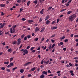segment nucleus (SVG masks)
Masks as SVG:
<instances>
[{
    "mask_svg": "<svg viewBox=\"0 0 78 78\" xmlns=\"http://www.w3.org/2000/svg\"><path fill=\"white\" fill-rule=\"evenodd\" d=\"M8 52H10V51H12V50L11 48H9L8 50Z\"/></svg>",
    "mask_w": 78,
    "mask_h": 78,
    "instance_id": "obj_31",
    "label": "nucleus"
},
{
    "mask_svg": "<svg viewBox=\"0 0 78 78\" xmlns=\"http://www.w3.org/2000/svg\"><path fill=\"white\" fill-rule=\"evenodd\" d=\"M69 3L68 2H67V4L66 5V6L68 7L69 6Z\"/></svg>",
    "mask_w": 78,
    "mask_h": 78,
    "instance_id": "obj_48",
    "label": "nucleus"
},
{
    "mask_svg": "<svg viewBox=\"0 0 78 78\" xmlns=\"http://www.w3.org/2000/svg\"><path fill=\"white\" fill-rule=\"evenodd\" d=\"M17 69V67L13 68L12 70V71H14V70H16V69Z\"/></svg>",
    "mask_w": 78,
    "mask_h": 78,
    "instance_id": "obj_28",
    "label": "nucleus"
},
{
    "mask_svg": "<svg viewBox=\"0 0 78 78\" xmlns=\"http://www.w3.org/2000/svg\"><path fill=\"white\" fill-rule=\"evenodd\" d=\"M60 45H62L64 44V43L62 42H60Z\"/></svg>",
    "mask_w": 78,
    "mask_h": 78,
    "instance_id": "obj_59",
    "label": "nucleus"
},
{
    "mask_svg": "<svg viewBox=\"0 0 78 78\" xmlns=\"http://www.w3.org/2000/svg\"><path fill=\"white\" fill-rule=\"evenodd\" d=\"M44 39H45V38H43L41 40V42H42V41H44Z\"/></svg>",
    "mask_w": 78,
    "mask_h": 78,
    "instance_id": "obj_55",
    "label": "nucleus"
},
{
    "mask_svg": "<svg viewBox=\"0 0 78 78\" xmlns=\"http://www.w3.org/2000/svg\"><path fill=\"white\" fill-rule=\"evenodd\" d=\"M42 21V18H40L39 20V22L41 23Z\"/></svg>",
    "mask_w": 78,
    "mask_h": 78,
    "instance_id": "obj_33",
    "label": "nucleus"
},
{
    "mask_svg": "<svg viewBox=\"0 0 78 78\" xmlns=\"http://www.w3.org/2000/svg\"><path fill=\"white\" fill-rule=\"evenodd\" d=\"M69 41V40L68 39H66L64 40L65 42H68Z\"/></svg>",
    "mask_w": 78,
    "mask_h": 78,
    "instance_id": "obj_40",
    "label": "nucleus"
},
{
    "mask_svg": "<svg viewBox=\"0 0 78 78\" xmlns=\"http://www.w3.org/2000/svg\"><path fill=\"white\" fill-rule=\"evenodd\" d=\"M6 71L7 72H10V69H6Z\"/></svg>",
    "mask_w": 78,
    "mask_h": 78,
    "instance_id": "obj_54",
    "label": "nucleus"
},
{
    "mask_svg": "<svg viewBox=\"0 0 78 78\" xmlns=\"http://www.w3.org/2000/svg\"><path fill=\"white\" fill-rule=\"evenodd\" d=\"M50 21H49V20H48L46 22V23L47 25H49L50 24Z\"/></svg>",
    "mask_w": 78,
    "mask_h": 78,
    "instance_id": "obj_12",
    "label": "nucleus"
},
{
    "mask_svg": "<svg viewBox=\"0 0 78 78\" xmlns=\"http://www.w3.org/2000/svg\"><path fill=\"white\" fill-rule=\"evenodd\" d=\"M38 40H39V38H36L34 39V41H38Z\"/></svg>",
    "mask_w": 78,
    "mask_h": 78,
    "instance_id": "obj_34",
    "label": "nucleus"
},
{
    "mask_svg": "<svg viewBox=\"0 0 78 78\" xmlns=\"http://www.w3.org/2000/svg\"><path fill=\"white\" fill-rule=\"evenodd\" d=\"M9 64V62H4V64Z\"/></svg>",
    "mask_w": 78,
    "mask_h": 78,
    "instance_id": "obj_29",
    "label": "nucleus"
},
{
    "mask_svg": "<svg viewBox=\"0 0 78 78\" xmlns=\"http://www.w3.org/2000/svg\"><path fill=\"white\" fill-rule=\"evenodd\" d=\"M42 73L44 74V75H46L47 73V72H45V71H44Z\"/></svg>",
    "mask_w": 78,
    "mask_h": 78,
    "instance_id": "obj_25",
    "label": "nucleus"
},
{
    "mask_svg": "<svg viewBox=\"0 0 78 78\" xmlns=\"http://www.w3.org/2000/svg\"><path fill=\"white\" fill-rule=\"evenodd\" d=\"M45 0H39V2L40 1V3L41 4L43 2H44Z\"/></svg>",
    "mask_w": 78,
    "mask_h": 78,
    "instance_id": "obj_21",
    "label": "nucleus"
},
{
    "mask_svg": "<svg viewBox=\"0 0 78 78\" xmlns=\"http://www.w3.org/2000/svg\"><path fill=\"white\" fill-rule=\"evenodd\" d=\"M16 27H17V26H16V25H13L12 26V28H13V30H15V28H16Z\"/></svg>",
    "mask_w": 78,
    "mask_h": 78,
    "instance_id": "obj_20",
    "label": "nucleus"
},
{
    "mask_svg": "<svg viewBox=\"0 0 78 78\" xmlns=\"http://www.w3.org/2000/svg\"><path fill=\"white\" fill-rule=\"evenodd\" d=\"M34 47H32L30 49V50L31 51H32L33 50H34Z\"/></svg>",
    "mask_w": 78,
    "mask_h": 78,
    "instance_id": "obj_30",
    "label": "nucleus"
},
{
    "mask_svg": "<svg viewBox=\"0 0 78 78\" xmlns=\"http://www.w3.org/2000/svg\"><path fill=\"white\" fill-rule=\"evenodd\" d=\"M21 41H22L21 39L19 38L17 40L18 43H17L18 45H19V44L21 43Z\"/></svg>",
    "mask_w": 78,
    "mask_h": 78,
    "instance_id": "obj_5",
    "label": "nucleus"
},
{
    "mask_svg": "<svg viewBox=\"0 0 78 78\" xmlns=\"http://www.w3.org/2000/svg\"><path fill=\"white\" fill-rule=\"evenodd\" d=\"M12 44L13 45H16V44H17V41H14L12 43Z\"/></svg>",
    "mask_w": 78,
    "mask_h": 78,
    "instance_id": "obj_18",
    "label": "nucleus"
},
{
    "mask_svg": "<svg viewBox=\"0 0 78 78\" xmlns=\"http://www.w3.org/2000/svg\"><path fill=\"white\" fill-rule=\"evenodd\" d=\"M30 48V46H29L27 47V49H29Z\"/></svg>",
    "mask_w": 78,
    "mask_h": 78,
    "instance_id": "obj_60",
    "label": "nucleus"
},
{
    "mask_svg": "<svg viewBox=\"0 0 78 78\" xmlns=\"http://www.w3.org/2000/svg\"><path fill=\"white\" fill-rule=\"evenodd\" d=\"M53 30H55L57 29V27H54L52 28Z\"/></svg>",
    "mask_w": 78,
    "mask_h": 78,
    "instance_id": "obj_36",
    "label": "nucleus"
},
{
    "mask_svg": "<svg viewBox=\"0 0 78 78\" xmlns=\"http://www.w3.org/2000/svg\"><path fill=\"white\" fill-rule=\"evenodd\" d=\"M53 8L52 6H51L49 7L48 8V9L47 10V11H50V9H51V8Z\"/></svg>",
    "mask_w": 78,
    "mask_h": 78,
    "instance_id": "obj_14",
    "label": "nucleus"
},
{
    "mask_svg": "<svg viewBox=\"0 0 78 78\" xmlns=\"http://www.w3.org/2000/svg\"><path fill=\"white\" fill-rule=\"evenodd\" d=\"M21 51H23L24 53H25L26 54L28 53V51L27 49H22L20 50Z\"/></svg>",
    "mask_w": 78,
    "mask_h": 78,
    "instance_id": "obj_1",
    "label": "nucleus"
},
{
    "mask_svg": "<svg viewBox=\"0 0 78 78\" xmlns=\"http://www.w3.org/2000/svg\"><path fill=\"white\" fill-rule=\"evenodd\" d=\"M53 76V74H51L48 76Z\"/></svg>",
    "mask_w": 78,
    "mask_h": 78,
    "instance_id": "obj_45",
    "label": "nucleus"
},
{
    "mask_svg": "<svg viewBox=\"0 0 78 78\" xmlns=\"http://www.w3.org/2000/svg\"><path fill=\"white\" fill-rule=\"evenodd\" d=\"M73 34H71V37H73Z\"/></svg>",
    "mask_w": 78,
    "mask_h": 78,
    "instance_id": "obj_63",
    "label": "nucleus"
},
{
    "mask_svg": "<svg viewBox=\"0 0 78 78\" xmlns=\"http://www.w3.org/2000/svg\"><path fill=\"white\" fill-rule=\"evenodd\" d=\"M1 69L2 70H4L5 69V67H2L1 68Z\"/></svg>",
    "mask_w": 78,
    "mask_h": 78,
    "instance_id": "obj_49",
    "label": "nucleus"
},
{
    "mask_svg": "<svg viewBox=\"0 0 78 78\" xmlns=\"http://www.w3.org/2000/svg\"><path fill=\"white\" fill-rule=\"evenodd\" d=\"M71 16H72V18L74 19V20H75V18L76 17V14H75L73 15H71Z\"/></svg>",
    "mask_w": 78,
    "mask_h": 78,
    "instance_id": "obj_4",
    "label": "nucleus"
},
{
    "mask_svg": "<svg viewBox=\"0 0 78 78\" xmlns=\"http://www.w3.org/2000/svg\"><path fill=\"white\" fill-rule=\"evenodd\" d=\"M69 72L71 73V75L72 76H73L74 75V74L73 73V72L72 71H70Z\"/></svg>",
    "mask_w": 78,
    "mask_h": 78,
    "instance_id": "obj_15",
    "label": "nucleus"
},
{
    "mask_svg": "<svg viewBox=\"0 0 78 78\" xmlns=\"http://www.w3.org/2000/svg\"><path fill=\"white\" fill-rule=\"evenodd\" d=\"M60 20L59 19H58L57 20V23H58L59 22Z\"/></svg>",
    "mask_w": 78,
    "mask_h": 78,
    "instance_id": "obj_57",
    "label": "nucleus"
},
{
    "mask_svg": "<svg viewBox=\"0 0 78 78\" xmlns=\"http://www.w3.org/2000/svg\"><path fill=\"white\" fill-rule=\"evenodd\" d=\"M23 72H24V70L23 69L20 70V73H23Z\"/></svg>",
    "mask_w": 78,
    "mask_h": 78,
    "instance_id": "obj_22",
    "label": "nucleus"
},
{
    "mask_svg": "<svg viewBox=\"0 0 78 78\" xmlns=\"http://www.w3.org/2000/svg\"><path fill=\"white\" fill-rule=\"evenodd\" d=\"M30 1H29L28 2H27V6H29L30 5Z\"/></svg>",
    "mask_w": 78,
    "mask_h": 78,
    "instance_id": "obj_26",
    "label": "nucleus"
},
{
    "mask_svg": "<svg viewBox=\"0 0 78 78\" xmlns=\"http://www.w3.org/2000/svg\"><path fill=\"white\" fill-rule=\"evenodd\" d=\"M44 9H42L41 11L40 12V13L41 14H44L43 12L44 11Z\"/></svg>",
    "mask_w": 78,
    "mask_h": 78,
    "instance_id": "obj_13",
    "label": "nucleus"
},
{
    "mask_svg": "<svg viewBox=\"0 0 78 78\" xmlns=\"http://www.w3.org/2000/svg\"><path fill=\"white\" fill-rule=\"evenodd\" d=\"M5 25H6V23H4L2 25L0 26V29H1V28H3V27H5Z\"/></svg>",
    "mask_w": 78,
    "mask_h": 78,
    "instance_id": "obj_7",
    "label": "nucleus"
},
{
    "mask_svg": "<svg viewBox=\"0 0 78 78\" xmlns=\"http://www.w3.org/2000/svg\"><path fill=\"white\" fill-rule=\"evenodd\" d=\"M39 27H37L36 28L35 30V32H37V31H39Z\"/></svg>",
    "mask_w": 78,
    "mask_h": 78,
    "instance_id": "obj_8",
    "label": "nucleus"
},
{
    "mask_svg": "<svg viewBox=\"0 0 78 78\" xmlns=\"http://www.w3.org/2000/svg\"><path fill=\"white\" fill-rule=\"evenodd\" d=\"M35 51H36V50H34L32 51V53H34L35 52Z\"/></svg>",
    "mask_w": 78,
    "mask_h": 78,
    "instance_id": "obj_64",
    "label": "nucleus"
},
{
    "mask_svg": "<svg viewBox=\"0 0 78 78\" xmlns=\"http://www.w3.org/2000/svg\"><path fill=\"white\" fill-rule=\"evenodd\" d=\"M21 2V0H17V3H20Z\"/></svg>",
    "mask_w": 78,
    "mask_h": 78,
    "instance_id": "obj_46",
    "label": "nucleus"
},
{
    "mask_svg": "<svg viewBox=\"0 0 78 78\" xmlns=\"http://www.w3.org/2000/svg\"><path fill=\"white\" fill-rule=\"evenodd\" d=\"M4 15V13H3V12H1V16H3Z\"/></svg>",
    "mask_w": 78,
    "mask_h": 78,
    "instance_id": "obj_58",
    "label": "nucleus"
},
{
    "mask_svg": "<svg viewBox=\"0 0 78 78\" xmlns=\"http://www.w3.org/2000/svg\"><path fill=\"white\" fill-rule=\"evenodd\" d=\"M69 65L70 67H72V66H73V65L71 63H69Z\"/></svg>",
    "mask_w": 78,
    "mask_h": 78,
    "instance_id": "obj_38",
    "label": "nucleus"
},
{
    "mask_svg": "<svg viewBox=\"0 0 78 78\" xmlns=\"http://www.w3.org/2000/svg\"><path fill=\"white\" fill-rule=\"evenodd\" d=\"M48 48H49V50H50V49L51 48V44H50L49 45V46L48 47Z\"/></svg>",
    "mask_w": 78,
    "mask_h": 78,
    "instance_id": "obj_27",
    "label": "nucleus"
},
{
    "mask_svg": "<svg viewBox=\"0 0 78 78\" xmlns=\"http://www.w3.org/2000/svg\"><path fill=\"white\" fill-rule=\"evenodd\" d=\"M33 3H35V5H36L37 3V0H35L33 2Z\"/></svg>",
    "mask_w": 78,
    "mask_h": 78,
    "instance_id": "obj_23",
    "label": "nucleus"
},
{
    "mask_svg": "<svg viewBox=\"0 0 78 78\" xmlns=\"http://www.w3.org/2000/svg\"><path fill=\"white\" fill-rule=\"evenodd\" d=\"M55 44H53L52 45V46L51 48H54V47H55Z\"/></svg>",
    "mask_w": 78,
    "mask_h": 78,
    "instance_id": "obj_39",
    "label": "nucleus"
},
{
    "mask_svg": "<svg viewBox=\"0 0 78 78\" xmlns=\"http://www.w3.org/2000/svg\"><path fill=\"white\" fill-rule=\"evenodd\" d=\"M45 76H44V75H41L40 76V78H44V77Z\"/></svg>",
    "mask_w": 78,
    "mask_h": 78,
    "instance_id": "obj_32",
    "label": "nucleus"
},
{
    "mask_svg": "<svg viewBox=\"0 0 78 78\" xmlns=\"http://www.w3.org/2000/svg\"><path fill=\"white\" fill-rule=\"evenodd\" d=\"M32 63V62H28L26 63H25L24 64V66L25 67H26V66H28V64H31Z\"/></svg>",
    "mask_w": 78,
    "mask_h": 78,
    "instance_id": "obj_6",
    "label": "nucleus"
},
{
    "mask_svg": "<svg viewBox=\"0 0 78 78\" xmlns=\"http://www.w3.org/2000/svg\"><path fill=\"white\" fill-rule=\"evenodd\" d=\"M10 65L11 66H13V65H14V63H13L12 62H11V63H10Z\"/></svg>",
    "mask_w": 78,
    "mask_h": 78,
    "instance_id": "obj_35",
    "label": "nucleus"
},
{
    "mask_svg": "<svg viewBox=\"0 0 78 78\" xmlns=\"http://www.w3.org/2000/svg\"><path fill=\"white\" fill-rule=\"evenodd\" d=\"M6 44L5 43V42H4L2 43V45H5Z\"/></svg>",
    "mask_w": 78,
    "mask_h": 78,
    "instance_id": "obj_50",
    "label": "nucleus"
},
{
    "mask_svg": "<svg viewBox=\"0 0 78 78\" xmlns=\"http://www.w3.org/2000/svg\"><path fill=\"white\" fill-rule=\"evenodd\" d=\"M35 70H36V68H35V67L31 69L32 72H33V71H34Z\"/></svg>",
    "mask_w": 78,
    "mask_h": 78,
    "instance_id": "obj_19",
    "label": "nucleus"
},
{
    "mask_svg": "<svg viewBox=\"0 0 78 78\" xmlns=\"http://www.w3.org/2000/svg\"><path fill=\"white\" fill-rule=\"evenodd\" d=\"M24 36H25V35L24 34H23L21 35V37L22 38H23Z\"/></svg>",
    "mask_w": 78,
    "mask_h": 78,
    "instance_id": "obj_56",
    "label": "nucleus"
},
{
    "mask_svg": "<svg viewBox=\"0 0 78 78\" xmlns=\"http://www.w3.org/2000/svg\"><path fill=\"white\" fill-rule=\"evenodd\" d=\"M26 20V19H25V18H23L21 19V20H22L23 21H25V20Z\"/></svg>",
    "mask_w": 78,
    "mask_h": 78,
    "instance_id": "obj_44",
    "label": "nucleus"
},
{
    "mask_svg": "<svg viewBox=\"0 0 78 78\" xmlns=\"http://www.w3.org/2000/svg\"><path fill=\"white\" fill-rule=\"evenodd\" d=\"M24 41H26V40L27 39V36L25 37H24Z\"/></svg>",
    "mask_w": 78,
    "mask_h": 78,
    "instance_id": "obj_41",
    "label": "nucleus"
},
{
    "mask_svg": "<svg viewBox=\"0 0 78 78\" xmlns=\"http://www.w3.org/2000/svg\"><path fill=\"white\" fill-rule=\"evenodd\" d=\"M55 36H56V34H54V35H52L51 36V37L52 38L54 37H55Z\"/></svg>",
    "mask_w": 78,
    "mask_h": 78,
    "instance_id": "obj_42",
    "label": "nucleus"
},
{
    "mask_svg": "<svg viewBox=\"0 0 78 78\" xmlns=\"http://www.w3.org/2000/svg\"><path fill=\"white\" fill-rule=\"evenodd\" d=\"M69 20L70 22H72V21H73V20H74V19L71 16H70L69 17Z\"/></svg>",
    "mask_w": 78,
    "mask_h": 78,
    "instance_id": "obj_2",
    "label": "nucleus"
},
{
    "mask_svg": "<svg viewBox=\"0 0 78 78\" xmlns=\"http://www.w3.org/2000/svg\"><path fill=\"white\" fill-rule=\"evenodd\" d=\"M44 64V59H43L41 62V64Z\"/></svg>",
    "mask_w": 78,
    "mask_h": 78,
    "instance_id": "obj_47",
    "label": "nucleus"
},
{
    "mask_svg": "<svg viewBox=\"0 0 78 78\" xmlns=\"http://www.w3.org/2000/svg\"><path fill=\"white\" fill-rule=\"evenodd\" d=\"M44 30H45L44 27H43L42 29L40 31V32H43V31H44Z\"/></svg>",
    "mask_w": 78,
    "mask_h": 78,
    "instance_id": "obj_17",
    "label": "nucleus"
},
{
    "mask_svg": "<svg viewBox=\"0 0 78 78\" xmlns=\"http://www.w3.org/2000/svg\"><path fill=\"white\" fill-rule=\"evenodd\" d=\"M49 63V60H48V61H47L46 62V64H48Z\"/></svg>",
    "mask_w": 78,
    "mask_h": 78,
    "instance_id": "obj_61",
    "label": "nucleus"
},
{
    "mask_svg": "<svg viewBox=\"0 0 78 78\" xmlns=\"http://www.w3.org/2000/svg\"><path fill=\"white\" fill-rule=\"evenodd\" d=\"M12 66H11L10 64L7 66V67L9 68V67H11Z\"/></svg>",
    "mask_w": 78,
    "mask_h": 78,
    "instance_id": "obj_53",
    "label": "nucleus"
},
{
    "mask_svg": "<svg viewBox=\"0 0 78 78\" xmlns=\"http://www.w3.org/2000/svg\"><path fill=\"white\" fill-rule=\"evenodd\" d=\"M0 6L2 8H5V4H1Z\"/></svg>",
    "mask_w": 78,
    "mask_h": 78,
    "instance_id": "obj_9",
    "label": "nucleus"
},
{
    "mask_svg": "<svg viewBox=\"0 0 78 78\" xmlns=\"http://www.w3.org/2000/svg\"><path fill=\"white\" fill-rule=\"evenodd\" d=\"M49 18V15H48L46 16V18L45 19V20H47L48 18Z\"/></svg>",
    "mask_w": 78,
    "mask_h": 78,
    "instance_id": "obj_11",
    "label": "nucleus"
},
{
    "mask_svg": "<svg viewBox=\"0 0 78 78\" xmlns=\"http://www.w3.org/2000/svg\"><path fill=\"white\" fill-rule=\"evenodd\" d=\"M12 60H13V58H10V62H11V61H12Z\"/></svg>",
    "mask_w": 78,
    "mask_h": 78,
    "instance_id": "obj_43",
    "label": "nucleus"
},
{
    "mask_svg": "<svg viewBox=\"0 0 78 78\" xmlns=\"http://www.w3.org/2000/svg\"><path fill=\"white\" fill-rule=\"evenodd\" d=\"M33 22H34V21H33L31 20H28V23H33Z\"/></svg>",
    "mask_w": 78,
    "mask_h": 78,
    "instance_id": "obj_10",
    "label": "nucleus"
},
{
    "mask_svg": "<svg viewBox=\"0 0 78 78\" xmlns=\"http://www.w3.org/2000/svg\"><path fill=\"white\" fill-rule=\"evenodd\" d=\"M51 41L52 43H54V42H55V40H54L51 39Z\"/></svg>",
    "mask_w": 78,
    "mask_h": 78,
    "instance_id": "obj_52",
    "label": "nucleus"
},
{
    "mask_svg": "<svg viewBox=\"0 0 78 78\" xmlns=\"http://www.w3.org/2000/svg\"><path fill=\"white\" fill-rule=\"evenodd\" d=\"M72 11H68L67 12V14L68 15H69V14H71V13H72Z\"/></svg>",
    "mask_w": 78,
    "mask_h": 78,
    "instance_id": "obj_16",
    "label": "nucleus"
},
{
    "mask_svg": "<svg viewBox=\"0 0 78 78\" xmlns=\"http://www.w3.org/2000/svg\"><path fill=\"white\" fill-rule=\"evenodd\" d=\"M74 37H78V35H74Z\"/></svg>",
    "mask_w": 78,
    "mask_h": 78,
    "instance_id": "obj_51",
    "label": "nucleus"
},
{
    "mask_svg": "<svg viewBox=\"0 0 78 78\" xmlns=\"http://www.w3.org/2000/svg\"><path fill=\"white\" fill-rule=\"evenodd\" d=\"M10 33L12 34V33H15V30L14 29H14H12V28H10Z\"/></svg>",
    "mask_w": 78,
    "mask_h": 78,
    "instance_id": "obj_3",
    "label": "nucleus"
},
{
    "mask_svg": "<svg viewBox=\"0 0 78 78\" xmlns=\"http://www.w3.org/2000/svg\"><path fill=\"white\" fill-rule=\"evenodd\" d=\"M65 38H66V37L64 36H63V37H61L60 38V39L61 40H62V39H64Z\"/></svg>",
    "mask_w": 78,
    "mask_h": 78,
    "instance_id": "obj_24",
    "label": "nucleus"
},
{
    "mask_svg": "<svg viewBox=\"0 0 78 78\" xmlns=\"http://www.w3.org/2000/svg\"><path fill=\"white\" fill-rule=\"evenodd\" d=\"M27 37L28 39H29V38H31V36L30 35H28L27 36Z\"/></svg>",
    "mask_w": 78,
    "mask_h": 78,
    "instance_id": "obj_37",
    "label": "nucleus"
},
{
    "mask_svg": "<svg viewBox=\"0 0 78 78\" xmlns=\"http://www.w3.org/2000/svg\"><path fill=\"white\" fill-rule=\"evenodd\" d=\"M73 59L75 60L78 59V57H75L74 58H73Z\"/></svg>",
    "mask_w": 78,
    "mask_h": 78,
    "instance_id": "obj_62",
    "label": "nucleus"
}]
</instances>
